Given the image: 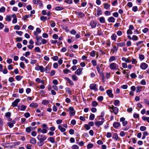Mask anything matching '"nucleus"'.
I'll list each match as a JSON object with an SVG mask.
<instances>
[{"instance_id":"obj_21","label":"nucleus","mask_w":149,"mask_h":149,"mask_svg":"<svg viewBox=\"0 0 149 149\" xmlns=\"http://www.w3.org/2000/svg\"><path fill=\"white\" fill-rule=\"evenodd\" d=\"M108 20L109 22H115V19L113 17H111L108 18Z\"/></svg>"},{"instance_id":"obj_56","label":"nucleus","mask_w":149,"mask_h":149,"mask_svg":"<svg viewBox=\"0 0 149 149\" xmlns=\"http://www.w3.org/2000/svg\"><path fill=\"white\" fill-rule=\"evenodd\" d=\"M72 0H65V2L69 4H71L72 3Z\"/></svg>"},{"instance_id":"obj_62","label":"nucleus","mask_w":149,"mask_h":149,"mask_svg":"<svg viewBox=\"0 0 149 149\" xmlns=\"http://www.w3.org/2000/svg\"><path fill=\"white\" fill-rule=\"evenodd\" d=\"M42 36L44 38H47L48 37V35L45 33H44L42 34Z\"/></svg>"},{"instance_id":"obj_58","label":"nucleus","mask_w":149,"mask_h":149,"mask_svg":"<svg viewBox=\"0 0 149 149\" xmlns=\"http://www.w3.org/2000/svg\"><path fill=\"white\" fill-rule=\"evenodd\" d=\"M50 21L52 22L50 24L51 26L52 27H54L55 26V22L53 21Z\"/></svg>"},{"instance_id":"obj_31","label":"nucleus","mask_w":149,"mask_h":149,"mask_svg":"<svg viewBox=\"0 0 149 149\" xmlns=\"http://www.w3.org/2000/svg\"><path fill=\"white\" fill-rule=\"evenodd\" d=\"M48 140L52 143H54L55 142L54 139L52 137H50L48 138Z\"/></svg>"},{"instance_id":"obj_45","label":"nucleus","mask_w":149,"mask_h":149,"mask_svg":"<svg viewBox=\"0 0 149 149\" xmlns=\"http://www.w3.org/2000/svg\"><path fill=\"white\" fill-rule=\"evenodd\" d=\"M41 44L42 43L43 44H44L47 43V41L45 39H42L41 40Z\"/></svg>"},{"instance_id":"obj_13","label":"nucleus","mask_w":149,"mask_h":149,"mask_svg":"<svg viewBox=\"0 0 149 149\" xmlns=\"http://www.w3.org/2000/svg\"><path fill=\"white\" fill-rule=\"evenodd\" d=\"M148 67V65L146 63H142L140 65V68L143 70L146 69Z\"/></svg>"},{"instance_id":"obj_39","label":"nucleus","mask_w":149,"mask_h":149,"mask_svg":"<svg viewBox=\"0 0 149 149\" xmlns=\"http://www.w3.org/2000/svg\"><path fill=\"white\" fill-rule=\"evenodd\" d=\"M96 52L95 51H93L91 53H90V56L92 57H94L95 56V54H96Z\"/></svg>"},{"instance_id":"obj_57","label":"nucleus","mask_w":149,"mask_h":149,"mask_svg":"<svg viewBox=\"0 0 149 149\" xmlns=\"http://www.w3.org/2000/svg\"><path fill=\"white\" fill-rule=\"evenodd\" d=\"M14 80V78L13 77H10L8 79V81L10 83H12Z\"/></svg>"},{"instance_id":"obj_59","label":"nucleus","mask_w":149,"mask_h":149,"mask_svg":"<svg viewBox=\"0 0 149 149\" xmlns=\"http://www.w3.org/2000/svg\"><path fill=\"white\" fill-rule=\"evenodd\" d=\"M127 33L128 35L132 34V32L131 29H128L127 32Z\"/></svg>"},{"instance_id":"obj_40","label":"nucleus","mask_w":149,"mask_h":149,"mask_svg":"<svg viewBox=\"0 0 149 149\" xmlns=\"http://www.w3.org/2000/svg\"><path fill=\"white\" fill-rule=\"evenodd\" d=\"M40 19L41 20L44 21L47 19V18L46 17L42 16L40 17Z\"/></svg>"},{"instance_id":"obj_61","label":"nucleus","mask_w":149,"mask_h":149,"mask_svg":"<svg viewBox=\"0 0 149 149\" xmlns=\"http://www.w3.org/2000/svg\"><path fill=\"white\" fill-rule=\"evenodd\" d=\"M24 116L26 118H28L30 116V114L29 113L26 112L24 113Z\"/></svg>"},{"instance_id":"obj_10","label":"nucleus","mask_w":149,"mask_h":149,"mask_svg":"<svg viewBox=\"0 0 149 149\" xmlns=\"http://www.w3.org/2000/svg\"><path fill=\"white\" fill-rule=\"evenodd\" d=\"M106 93L109 97H113V95L112 93V91L111 90L109 89L107 90L106 91Z\"/></svg>"},{"instance_id":"obj_12","label":"nucleus","mask_w":149,"mask_h":149,"mask_svg":"<svg viewBox=\"0 0 149 149\" xmlns=\"http://www.w3.org/2000/svg\"><path fill=\"white\" fill-rule=\"evenodd\" d=\"M122 60L123 61H124L127 63H129L131 61L130 57H128L127 58H126L123 57L122 58Z\"/></svg>"},{"instance_id":"obj_46","label":"nucleus","mask_w":149,"mask_h":149,"mask_svg":"<svg viewBox=\"0 0 149 149\" xmlns=\"http://www.w3.org/2000/svg\"><path fill=\"white\" fill-rule=\"evenodd\" d=\"M139 58L141 60H143L144 59V56L143 54H139Z\"/></svg>"},{"instance_id":"obj_14","label":"nucleus","mask_w":149,"mask_h":149,"mask_svg":"<svg viewBox=\"0 0 149 149\" xmlns=\"http://www.w3.org/2000/svg\"><path fill=\"white\" fill-rule=\"evenodd\" d=\"M76 13L77 16L81 18L84 17L85 16L84 14L82 12H76Z\"/></svg>"},{"instance_id":"obj_4","label":"nucleus","mask_w":149,"mask_h":149,"mask_svg":"<svg viewBox=\"0 0 149 149\" xmlns=\"http://www.w3.org/2000/svg\"><path fill=\"white\" fill-rule=\"evenodd\" d=\"M42 133L45 134L47 132V127L46 125L45 124H43L42 125Z\"/></svg>"},{"instance_id":"obj_2","label":"nucleus","mask_w":149,"mask_h":149,"mask_svg":"<svg viewBox=\"0 0 149 149\" xmlns=\"http://www.w3.org/2000/svg\"><path fill=\"white\" fill-rule=\"evenodd\" d=\"M35 69L36 70H40L41 72H44L45 71V69L42 66L38 65L35 68Z\"/></svg>"},{"instance_id":"obj_20","label":"nucleus","mask_w":149,"mask_h":149,"mask_svg":"<svg viewBox=\"0 0 149 149\" xmlns=\"http://www.w3.org/2000/svg\"><path fill=\"white\" fill-rule=\"evenodd\" d=\"M102 14V11L100 9L98 8L97 10V14L95 15L96 16H98Z\"/></svg>"},{"instance_id":"obj_54","label":"nucleus","mask_w":149,"mask_h":149,"mask_svg":"<svg viewBox=\"0 0 149 149\" xmlns=\"http://www.w3.org/2000/svg\"><path fill=\"white\" fill-rule=\"evenodd\" d=\"M63 72L65 74H67L68 72L71 73V72L70 70L68 69L64 70H63Z\"/></svg>"},{"instance_id":"obj_60","label":"nucleus","mask_w":149,"mask_h":149,"mask_svg":"<svg viewBox=\"0 0 149 149\" xmlns=\"http://www.w3.org/2000/svg\"><path fill=\"white\" fill-rule=\"evenodd\" d=\"M35 51L38 52H41L40 49L38 47H36L35 48Z\"/></svg>"},{"instance_id":"obj_28","label":"nucleus","mask_w":149,"mask_h":149,"mask_svg":"<svg viewBox=\"0 0 149 149\" xmlns=\"http://www.w3.org/2000/svg\"><path fill=\"white\" fill-rule=\"evenodd\" d=\"M33 128L31 127H27L26 128V131L27 132L30 133L31 130H32Z\"/></svg>"},{"instance_id":"obj_49","label":"nucleus","mask_w":149,"mask_h":149,"mask_svg":"<svg viewBox=\"0 0 149 149\" xmlns=\"http://www.w3.org/2000/svg\"><path fill=\"white\" fill-rule=\"evenodd\" d=\"M5 8L4 7H2L0 8V12L3 13L5 11Z\"/></svg>"},{"instance_id":"obj_7","label":"nucleus","mask_w":149,"mask_h":149,"mask_svg":"<svg viewBox=\"0 0 149 149\" xmlns=\"http://www.w3.org/2000/svg\"><path fill=\"white\" fill-rule=\"evenodd\" d=\"M69 110L70 116H73L75 112L73 108L72 107H70L69 108Z\"/></svg>"},{"instance_id":"obj_48","label":"nucleus","mask_w":149,"mask_h":149,"mask_svg":"<svg viewBox=\"0 0 149 149\" xmlns=\"http://www.w3.org/2000/svg\"><path fill=\"white\" fill-rule=\"evenodd\" d=\"M115 59V57L114 56H111L109 60V62H111Z\"/></svg>"},{"instance_id":"obj_16","label":"nucleus","mask_w":149,"mask_h":149,"mask_svg":"<svg viewBox=\"0 0 149 149\" xmlns=\"http://www.w3.org/2000/svg\"><path fill=\"white\" fill-rule=\"evenodd\" d=\"M30 106L32 108H36L38 106V105L37 103H32L30 104Z\"/></svg>"},{"instance_id":"obj_8","label":"nucleus","mask_w":149,"mask_h":149,"mask_svg":"<svg viewBox=\"0 0 149 149\" xmlns=\"http://www.w3.org/2000/svg\"><path fill=\"white\" fill-rule=\"evenodd\" d=\"M20 99H17L15 100L12 103V105L14 107H16L18 102L20 101Z\"/></svg>"},{"instance_id":"obj_63","label":"nucleus","mask_w":149,"mask_h":149,"mask_svg":"<svg viewBox=\"0 0 149 149\" xmlns=\"http://www.w3.org/2000/svg\"><path fill=\"white\" fill-rule=\"evenodd\" d=\"M120 102V101L118 100H116L114 102V104L116 106L117 105L119 104Z\"/></svg>"},{"instance_id":"obj_17","label":"nucleus","mask_w":149,"mask_h":149,"mask_svg":"<svg viewBox=\"0 0 149 149\" xmlns=\"http://www.w3.org/2000/svg\"><path fill=\"white\" fill-rule=\"evenodd\" d=\"M120 125V123L118 122H114L113 124V127L115 128H117Z\"/></svg>"},{"instance_id":"obj_6","label":"nucleus","mask_w":149,"mask_h":149,"mask_svg":"<svg viewBox=\"0 0 149 149\" xmlns=\"http://www.w3.org/2000/svg\"><path fill=\"white\" fill-rule=\"evenodd\" d=\"M117 66V65L116 63H112L110 64L109 66L111 70H115L116 69Z\"/></svg>"},{"instance_id":"obj_44","label":"nucleus","mask_w":149,"mask_h":149,"mask_svg":"<svg viewBox=\"0 0 149 149\" xmlns=\"http://www.w3.org/2000/svg\"><path fill=\"white\" fill-rule=\"evenodd\" d=\"M140 130L142 131H144L146 129V127L144 126H141L140 127Z\"/></svg>"},{"instance_id":"obj_30","label":"nucleus","mask_w":149,"mask_h":149,"mask_svg":"<svg viewBox=\"0 0 149 149\" xmlns=\"http://www.w3.org/2000/svg\"><path fill=\"white\" fill-rule=\"evenodd\" d=\"M118 46L123 47L125 45V42H122L118 43L117 44Z\"/></svg>"},{"instance_id":"obj_35","label":"nucleus","mask_w":149,"mask_h":149,"mask_svg":"<svg viewBox=\"0 0 149 149\" xmlns=\"http://www.w3.org/2000/svg\"><path fill=\"white\" fill-rule=\"evenodd\" d=\"M132 39L133 40L136 41L138 39V38L136 35H133L132 37Z\"/></svg>"},{"instance_id":"obj_51","label":"nucleus","mask_w":149,"mask_h":149,"mask_svg":"<svg viewBox=\"0 0 149 149\" xmlns=\"http://www.w3.org/2000/svg\"><path fill=\"white\" fill-rule=\"evenodd\" d=\"M26 106L23 105H22L21 106V110L22 111H24L26 108Z\"/></svg>"},{"instance_id":"obj_38","label":"nucleus","mask_w":149,"mask_h":149,"mask_svg":"<svg viewBox=\"0 0 149 149\" xmlns=\"http://www.w3.org/2000/svg\"><path fill=\"white\" fill-rule=\"evenodd\" d=\"M130 76L132 79L135 78L137 77L136 74L134 73H132L131 74Z\"/></svg>"},{"instance_id":"obj_50","label":"nucleus","mask_w":149,"mask_h":149,"mask_svg":"<svg viewBox=\"0 0 149 149\" xmlns=\"http://www.w3.org/2000/svg\"><path fill=\"white\" fill-rule=\"evenodd\" d=\"M20 67L23 69H24L25 67L24 64L23 62H21L20 63Z\"/></svg>"},{"instance_id":"obj_41","label":"nucleus","mask_w":149,"mask_h":149,"mask_svg":"<svg viewBox=\"0 0 149 149\" xmlns=\"http://www.w3.org/2000/svg\"><path fill=\"white\" fill-rule=\"evenodd\" d=\"M95 118V115L94 114H91L90 115L89 119L91 120H93Z\"/></svg>"},{"instance_id":"obj_3","label":"nucleus","mask_w":149,"mask_h":149,"mask_svg":"<svg viewBox=\"0 0 149 149\" xmlns=\"http://www.w3.org/2000/svg\"><path fill=\"white\" fill-rule=\"evenodd\" d=\"M37 139L39 141L43 142L46 139L47 137L42 135H39L37 136Z\"/></svg>"},{"instance_id":"obj_15","label":"nucleus","mask_w":149,"mask_h":149,"mask_svg":"<svg viewBox=\"0 0 149 149\" xmlns=\"http://www.w3.org/2000/svg\"><path fill=\"white\" fill-rule=\"evenodd\" d=\"M82 70V68H79L77 69V70L75 72V74L78 75H80L81 74Z\"/></svg>"},{"instance_id":"obj_47","label":"nucleus","mask_w":149,"mask_h":149,"mask_svg":"<svg viewBox=\"0 0 149 149\" xmlns=\"http://www.w3.org/2000/svg\"><path fill=\"white\" fill-rule=\"evenodd\" d=\"M132 10L134 12H136L138 10V8L137 6H134L132 7Z\"/></svg>"},{"instance_id":"obj_53","label":"nucleus","mask_w":149,"mask_h":149,"mask_svg":"<svg viewBox=\"0 0 149 149\" xmlns=\"http://www.w3.org/2000/svg\"><path fill=\"white\" fill-rule=\"evenodd\" d=\"M97 104V103L95 101H93L92 102V105L93 106L96 107Z\"/></svg>"},{"instance_id":"obj_22","label":"nucleus","mask_w":149,"mask_h":149,"mask_svg":"<svg viewBox=\"0 0 149 149\" xmlns=\"http://www.w3.org/2000/svg\"><path fill=\"white\" fill-rule=\"evenodd\" d=\"M58 129L60 130L62 132H64L66 130L65 128L64 127H62V126L61 125H60L58 126Z\"/></svg>"},{"instance_id":"obj_42","label":"nucleus","mask_w":149,"mask_h":149,"mask_svg":"<svg viewBox=\"0 0 149 149\" xmlns=\"http://www.w3.org/2000/svg\"><path fill=\"white\" fill-rule=\"evenodd\" d=\"M6 20L9 22L11 20V18L10 15H7L6 16Z\"/></svg>"},{"instance_id":"obj_24","label":"nucleus","mask_w":149,"mask_h":149,"mask_svg":"<svg viewBox=\"0 0 149 149\" xmlns=\"http://www.w3.org/2000/svg\"><path fill=\"white\" fill-rule=\"evenodd\" d=\"M30 143L33 144L34 145L36 143V140L34 138H32L30 140Z\"/></svg>"},{"instance_id":"obj_18","label":"nucleus","mask_w":149,"mask_h":149,"mask_svg":"<svg viewBox=\"0 0 149 149\" xmlns=\"http://www.w3.org/2000/svg\"><path fill=\"white\" fill-rule=\"evenodd\" d=\"M118 49V47L115 46L113 47L111 49V52L112 54H113L115 52H116L117 51Z\"/></svg>"},{"instance_id":"obj_33","label":"nucleus","mask_w":149,"mask_h":149,"mask_svg":"<svg viewBox=\"0 0 149 149\" xmlns=\"http://www.w3.org/2000/svg\"><path fill=\"white\" fill-rule=\"evenodd\" d=\"M49 102L48 101L46 100H43L42 102V104L45 105L47 104Z\"/></svg>"},{"instance_id":"obj_36","label":"nucleus","mask_w":149,"mask_h":149,"mask_svg":"<svg viewBox=\"0 0 149 149\" xmlns=\"http://www.w3.org/2000/svg\"><path fill=\"white\" fill-rule=\"evenodd\" d=\"M22 77L21 76L17 75L15 77V79L18 81H20L22 78Z\"/></svg>"},{"instance_id":"obj_52","label":"nucleus","mask_w":149,"mask_h":149,"mask_svg":"<svg viewBox=\"0 0 149 149\" xmlns=\"http://www.w3.org/2000/svg\"><path fill=\"white\" fill-rule=\"evenodd\" d=\"M43 144V142L41 141H40V142L38 143V145L39 146H42Z\"/></svg>"},{"instance_id":"obj_26","label":"nucleus","mask_w":149,"mask_h":149,"mask_svg":"<svg viewBox=\"0 0 149 149\" xmlns=\"http://www.w3.org/2000/svg\"><path fill=\"white\" fill-rule=\"evenodd\" d=\"M98 19L101 23H103L105 21V18L103 17H102L99 18Z\"/></svg>"},{"instance_id":"obj_43","label":"nucleus","mask_w":149,"mask_h":149,"mask_svg":"<svg viewBox=\"0 0 149 149\" xmlns=\"http://www.w3.org/2000/svg\"><path fill=\"white\" fill-rule=\"evenodd\" d=\"M72 149H79V147L77 145H74L72 146Z\"/></svg>"},{"instance_id":"obj_29","label":"nucleus","mask_w":149,"mask_h":149,"mask_svg":"<svg viewBox=\"0 0 149 149\" xmlns=\"http://www.w3.org/2000/svg\"><path fill=\"white\" fill-rule=\"evenodd\" d=\"M117 36L115 34H113L111 36V39L112 40L115 41L116 40Z\"/></svg>"},{"instance_id":"obj_27","label":"nucleus","mask_w":149,"mask_h":149,"mask_svg":"<svg viewBox=\"0 0 149 149\" xmlns=\"http://www.w3.org/2000/svg\"><path fill=\"white\" fill-rule=\"evenodd\" d=\"M110 7V5L107 3H105L104 4V8L106 9H108Z\"/></svg>"},{"instance_id":"obj_64","label":"nucleus","mask_w":149,"mask_h":149,"mask_svg":"<svg viewBox=\"0 0 149 149\" xmlns=\"http://www.w3.org/2000/svg\"><path fill=\"white\" fill-rule=\"evenodd\" d=\"M53 83L55 85H57L58 84V81L56 79H54L52 81Z\"/></svg>"},{"instance_id":"obj_1","label":"nucleus","mask_w":149,"mask_h":149,"mask_svg":"<svg viewBox=\"0 0 149 149\" xmlns=\"http://www.w3.org/2000/svg\"><path fill=\"white\" fill-rule=\"evenodd\" d=\"M110 108L112 110L111 111V112H114L116 115L117 114L118 112V108L117 107H114L112 105L111 107H110Z\"/></svg>"},{"instance_id":"obj_19","label":"nucleus","mask_w":149,"mask_h":149,"mask_svg":"<svg viewBox=\"0 0 149 149\" xmlns=\"http://www.w3.org/2000/svg\"><path fill=\"white\" fill-rule=\"evenodd\" d=\"M90 25L92 28H94L96 27V22L94 21H92L90 22Z\"/></svg>"},{"instance_id":"obj_25","label":"nucleus","mask_w":149,"mask_h":149,"mask_svg":"<svg viewBox=\"0 0 149 149\" xmlns=\"http://www.w3.org/2000/svg\"><path fill=\"white\" fill-rule=\"evenodd\" d=\"M72 79L74 81H77L78 80V77L75 75L74 74L72 76Z\"/></svg>"},{"instance_id":"obj_34","label":"nucleus","mask_w":149,"mask_h":149,"mask_svg":"<svg viewBox=\"0 0 149 149\" xmlns=\"http://www.w3.org/2000/svg\"><path fill=\"white\" fill-rule=\"evenodd\" d=\"M141 90V87L140 86H138L136 87V92L137 93H139L140 92Z\"/></svg>"},{"instance_id":"obj_11","label":"nucleus","mask_w":149,"mask_h":149,"mask_svg":"<svg viewBox=\"0 0 149 149\" xmlns=\"http://www.w3.org/2000/svg\"><path fill=\"white\" fill-rule=\"evenodd\" d=\"M33 3L35 4H38L40 6H42V2L40 0H33Z\"/></svg>"},{"instance_id":"obj_37","label":"nucleus","mask_w":149,"mask_h":149,"mask_svg":"<svg viewBox=\"0 0 149 149\" xmlns=\"http://www.w3.org/2000/svg\"><path fill=\"white\" fill-rule=\"evenodd\" d=\"M142 119L144 121L146 120L149 123V117L143 116L142 117Z\"/></svg>"},{"instance_id":"obj_55","label":"nucleus","mask_w":149,"mask_h":149,"mask_svg":"<svg viewBox=\"0 0 149 149\" xmlns=\"http://www.w3.org/2000/svg\"><path fill=\"white\" fill-rule=\"evenodd\" d=\"M7 124L10 128H12L13 126V124L11 122L8 123Z\"/></svg>"},{"instance_id":"obj_9","label":"nucleus","mask_w":149,"mask_h":149,"mask_svg":"<svg viewBox=\"0 0 149 149\" xmlns=\"http://www.w3.org/2000/svg\"><path fill=\"white\" fill-rule=\"evenodd\" d=\"M104 122V120L99 121H96L95 122V125L98 127H99L100 125H102Z\"/></svg>"},{"instance_id":"obj_5","label":"nucleus","mask_w":149,"mask_h":149,"mask_svg":"<svg viewBox=\"0 0 149 149\" xmlns=\"http://www.w3.org/2000/svg\"><path fill=\"white\" fill-rule=\"evenodd\" d=\"M90 88L91 90H94L95 91H97L98 89L96 87V84H92L90 86Z\"/></svg>"},{"instance_id":"obj_23","label":"nucleus","mask_w":149,"mask_h":149,"mask_svg":"<svg viewBox=\"0 0 149 149\" xmlns=\"http://www.w3.org/2000/svg\"><path fill=\"white\" fill-rule=\"evenodd\" d=\"M65 78L66 80L71 85H74L73 82L70 79L67 77H65Z\"/></svg>"},{"instance_id":"obj_32","label":"nucleus","mask_w":149,"mask_h":149,"mask_svg":"<svg viewBox=\"0 0 149 149\" xmlns=\"http://www.w3.org/2000/svg\"><path fill=\"white\" fill-rule=\"evenodd\" d=\"M112 138L116 140H117L118 138L117 134V133L114 134L112 136Z\"/></svg>"}]
</instances>
